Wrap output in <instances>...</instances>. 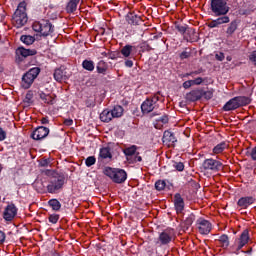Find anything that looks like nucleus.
Returning a JSON list of instances; mask_svg holds the SVG:
<instances>
[{
  "label": "nucleus",
  "instance_id": "nucleus-1",
  "mask_svg": "<svg viewBox=\"0 0 256 256\" xmlns=\"http://www.w3.org/2000/svg\"><path fill=\"white\" fill-rule=\"evenodd\" d=\"M251 241V236L249 235V229L242 231L240 236L235 239L234 245L230 246V252L233 255H239V253H244L245 255H251L253 253V248L250 247L248 250H242L245 245Z\"/></svg>",
  "mask_w": 256,
  "mask_h": 256
},
{
  "label": "nucleus",
  "instance_id": "nucleus-2",
  "mask_svg": "<svg viewBox=\"0 0 256 256\" xmlns=\"http://www.w3.org/2000/svg\"><path fill=\"white\" fill-rule=\"evenodd\" d=\"M28 21L29 17L27 16V2L21 1L12 15V22L17 29H21V27H25V25H27Z\"/></svg>",
  "mask_w": 256,
  "mask_h": 256
},
{
  "label": "nucleus",
  "instance_id": "nucleus-3",
  "mask_svg": "<svg viewBox=\"0 0 256 256\" xmlns=\"http://www.w3.org/2000/svg\"><path fill=\"white\" fill-rule=\"evenodd\" d=\"M65 181H67V178L65 177V173L58 172L55 173L48 182V185L46 187L47 192L51 193L52 195H55L57 193H60L63 189V186L65 185Z\"/></svg>",
  "mask_w": 256,
  "mask_h": 256
},
{
  "label": "nucleus",
  "instance_id": "nucleus-4",
  "mask_svg": "<svg viewBox=\"0 0 256 256\" xmlns=\"http://www.w3.org/2000/svg\"><path fill=\"white\" fill-rule=\"evenodd\" d=\"M32 29L35 33H40L42 37H49L55 33V26L47 19L33 22Z\"/></svg>",
  "mask_w": 256,
  "mask_h": 256
},
{
  "label": "nucleus",
  "instance_id": "nucleus-5",
  "mask_svg": "<svg viewBox=\"0 0 256 256\" xmlns=\"http://www.w3.org/2000/svg\"><path fill=\"white\" fill-rule=\"evenodd\" d=\"M106 177H109L113 183L121 185L127 181V172L121 168L106 167L103 171Z\"/></svg>",
  "mask_w": 256,
  "mask_h": 256
},
{
  "label": "nucleus",
  "instance_id": "nucleus-6",
  "mask_svg": "<svg viewBox=\"0 0 256 256\" xmlns=\"http://www.w3.org/2000/svg\"><path fill=\"white\" fill-rule=\"evenodd\" d=\"M39 73H41V68L39 67L31 68L24 73L21 80L22 89H31V85L35 83L36 78L39 77Z\"/></svg>",
  "mask_w": 256,
  "mask_h": 256
},
{
  "label": "nucleus",
  "instance_id": "nucleus-7",
  "mask_svg": "<svg viewBox=\"0 0 256 256\" xmlns=\"http://www.w3.org/2000/svg\"><path fill=\"white\" fill-rule=\"evenodd\" d=\"M159 93L154 94L151 97H148L145 99L144 102H142L140 109L142 111L143 115H149V113H153L155 109H157V103L161 101V97H159Z\"/></svg>",
  "mask_w": 256,
  "mask_h": 256
},
{
  "label": "nucleus",
  "instance_id": "nucleus-8",
  "mask_svg": "<svg viewBox=\"0 0 256 256\" xmlns=\"http://www.w3.org/2000/svg\"><path fill=\"white\" fill-rule=\"evenodd\" d=\"M210 9L215 17H221V15H227L230 8L227 0H210Z\"/></svg>",
  "mask_w": 256,
  "mask_h": 256
},
{
  "label": "nucleus",
  "instance_id": "nucleus-9",
  "mask_svg": "<svg viewBox=\"0 0 256 256\" xmlns=\"http://www.w3.org/2000/svg\"><path fill=\"white\" fill-rule=\"evenodd\" d=\"M224 165L222 161L213 158H207L203 161L201 169L204 171H211V173H219L223 171Z\"/></svg>",
  "mask_w": 256,
  "mask_h": 256
},
{
  "label": "nucleus",
  "instance_id": "nucleus-10",
  "mask_svg": "<svg viewBox=\"0 0 256 256\" xmlns=\"http://www.w3.org/2000/svg\"><path fill=\"white\" fill-rule=\"evenodd\" d=\"M16 55V63L23 62V59H27V57H35L37 55L36 49H27L23 46H20L15 51Z\"/></svg>",
  "mask_w": 256,
  "mask_h": 256
},
{
  "label": "nucleus",
  "instance_id": "nucleus-11",
  "mask_svg": "<svg viewBox=\"0 0 256 256\" xmlns=\"http://www.w3.org/2000/svg\"><path fill=\"white\" fill-rule=\"evenodd\" d=\"M50 131L51 130H49L48 127L38 126L37 128H35L33 130L30 137L34 141H43V139H47V137L49 136Z\"/></svg>",
  "mask_w": 256,
  "mask_h": 256
},
{
  "label": "nucleus",
  "instance_id": "nucleus-12",
  "mask_svg": "<svg viewBox=\"0 0 256 256\" xmlns=\"http://www.w3.org/2000/svg\"><path fill=\"white\" fill-rule=\"evenodd\" d=\"M196 228L198 229L200 235H209L211 233V230L213 229V225L211 224V222H209V220L199 218L196 221Z\"/></svg>",
  "mask_w": 256,
  "mask_h": 256
},
{
  "label": "nucleus",
  "instance_id": "nucleus-13",
  "mask_svg": "<svg viewBox=\"0 0 256 256\" xmlns=\"http://www.w3.org/2000/svg\"><path fill=\"white\" fill-rule=\"evenodd\" d=\"M255 11H256V0H246L242 5L240 14L248 16V15H253Z\"/></svg>",
  "mask_w": 256,
  "mask_h": 256
},
{
  "label": "nucleus",
  "instance_id": "nucleus-14",
  "mask_svg": "<svg viewBox=\"0 0 256 256\" xmlns=\"http://www.w3.org/2000/svg\"><path fill=\"white\" fill-rule=\"evenodd\" d=\"M17 211L18 209L15 204H8L3 212V219L5 221H13L17 217Z\"/></svg>",
  "mask_w": 256,
  "mask_h": 256
},
{
  "label": "nucleus",
  "instance_id": "nucleus-15",
  "mask_svg": "<svg viewBox=\"0 0 256 256\" xmlns=\"http://www.w3.org/2000/svg\"><path fill=\"white\" fill-rule=\"evenodd\" d=\"M173 203L177 215H180L181 213H183V211H185V200L183 199L180 193H176L174 195Z\"/></svg>",
  "mask_w": 256,
  "mask_h": 256
},
{
  "label": "nucleus",
  "instance_id": "nucleus-16",
  "mask_svg": "<svg viewBox=\"0 0 256 256\" xmlns=\"http://www.w3.org/2000/svg\"><path fill=\"white\" fill-rule=\"evenodd\" d=\"M53 77L55 81H57V83H63V81H67V79H69V77L71 76L69 75V73H67L65 67H60L58 69H55Z\"/></svg>",
  "mask_w": 256,
  "mask_h": 256
},
{
  "label": "nucleus",
  "instance_id": "nucleus-17",
  "mask_svg": "<svg viewBox=\"0 0 256 256\" xmlns=\"http://www.w3.org/2000/svg\"><path fill=\"white\" fill-rule=\"evenodd\" d=\"M125 21L128 23V25L138 26L143 23V19H141V16L137 15L135 12H128L125 16Z\"/></svg>",
  "mask_w": 256,
  "mask_h": 256
},
{
  "label": "nucleus",
  "instance_id": "nucleus-18",
  "mask_svg": "<svg viewBox=\"0 0 256 256\" xmlns=\"http://www.w3.org/2000/svg\"><path fill=\"white\" fill-rule=\"evenodd\" d=\"M161 245H169L173 241V230H165L158 236Z\"/></svg>",
  "mask_w": 256,
  "mask_h": 256
},
{
  "label": "nucleus",
  "instance_id": "nucleus-19",
  "mask_svg": "<svg viewBox=\"0 0 256 256\" xmlns=\"http://www.w3.org/2000/svg\"><path fill=\"white\" fill-rule=\"evenodd\" d=\"M256 198L253 196H244L238 199L237 206L241 207L242 209H249L250 205L255 203Z\"/></svg>",
  "mask_w": 256,
  "mask_h": 256
},
{
  "label": "nucleus",
  "instance_id": "nucleus-20",
  "mask_svg": "<svg viewBox=\"0 0 256 256\" xmlns=\"http://www.w3.org/2000/svg\"><path fill=\"white\" fill-rule=\"evenodd\" d=\"M202 92L201 88L194 89L186 94V101H190V103H195V101H201Z\"/></svg>",
  "mask_w": 256,
  "mask_h": 256
},
{
  "label": "nucleus",
  "instance_id": "nucleus-21",
  "mask_svg": "<svg viewBox=\"0 0 256 256\" xmlns=\"http://www.w3.org/2000/svg\"><path fill=\"white\" fill-rule=\"evenodd\" d=\"M162 141L165 145H168V147H171V145H175L177 143V138L175 137V134L172 133L169 130L164 131Z\"/></svg>",
  "mask_w": 256,
  "mask_h": 256
},
{
  "label": "nucleus",
  "instance_id": "nucleus-22",
  "mask_svg": "<svg viewBox=\"0 0 256 256\" xmlns=\"http://www.w3.org/2000/svg\"><path fill=\"white\" fill-rule=\"evenodd\" d=\"M174 27L175 29L178 30V32L181 34V35H185V33H192V35H195V29L194 28H189V26H187V24H184V25H181L179 24V22H175L174 23Z\"/></svg>",
  "mask_w": 256,
  "mask_h": 256
},
{
  "label": "nucleus",
  "instance_id": "nucleus-23",
  "mask_svg": "<svg viewBox=\"0 0 256 256\" xmlns=\"http://www.w3.org/2000/svg\"><path fill=\"white\" fill-rule=\"evenodd\" d=\"M98 159H103V160L109 159L111 161V159H113V154L111 153V147L107 146V147L100 148Z\"/></svg>",
  "mask_w": 256,
  "mask_h": 256
},
{
  "label": "nucleus",
  "instance_id": "nucleus-24",
  "mask_svg": "<svg viewBox=\"0 0 256 256\" xmlns=\"http://www.w3.org/2000/svg\"><path fill=\"white\" fill-rule=\"evenodd\" d=\"M235 109H239V104L237 102V97L230 99L223 106V111H235Z\"/></svg>",
  "mask_w": 256,
  "mask_h": 256
},
{
  "label": "nucleus",
  "instance_id": "nucleus-25",
  "mask_svg": "<svg viewBox=\"0 0 256 256\" xmlns=\"http://www.w3.org/2000/svg\"><path fill=\"white\" fill-rule=\"evenodd\" d=\"M40 99L47 105H55V95L46 94L45 92H40Z\"/></svg>",
  "mask_w": 256,
  "mask_h": 256
},
{
  "label": "nucleus",
  "instance_id": "nucleus-26",
  "mask_svg": "<svg viewBox=\"0 0 256 256\" xmlns=\"http://www.w3.org/2000/svg\"><path fill=\"white\" fill-rule=\"evenodd\" d=\"M138 147L136 145H132L123 150L124 155L126 156L127 161H131L133 159V155L137 153Z\"/></svg>",
  "mask_w": 256,
  "mask_h": 256
},
{
  "label": "nucleus",
  "instance_id": "nucleus-27",
  "mask_svg": "<svg viewBox=\"0 0 256 256\" xmlns=\"http://www.w3.org/2000/svg\"><path fill=\"white\" fill-rule=\"evenodd\" d=\"M80 2L81 0H69L65 8L66 13H75Z\"/></svg>",
  "mask_w": 256,
  "mask_h": 256
},
{
  "label": "nucleus",
  "instance_id": "nucleus-28",
  "mask_svg": "<svg viewBox=\"0 0 256 256\" xmlns=\"http://www.w3.org/2000/svg\"><path fill=\"white\" fill-rule=\"evenodd\" d=\"M194 221H195V214H190L181 224L183 231H188L189 227L193 225Z\"/></svg>",
  "mask_w": 256,
  "mask_h": 256
},
{
  "label": "nucleus",
  "instance_id": "nucleus-29",
  "mask_svg": "<svg viewBox=\"0 0 256 256\" xmlns=\"http://www.w3.org/2000/svg\"><path fill=\"white\" fill-rule=\"evenodd\" d=\"M100 120L103 123H109L113 120V115L111 114V110L109 109H105L102 111V113L100 114Z\"/></svg>",
  "mask_w": 256,
  "mask_h": 256
},
{
  "label": "nucleus",
  "instance_id": "nucleus-30",
  "mask_svg": "<svg viewBox=\"0 0 256 256\" xmlns=\"http://www.w3.org/2000/svg\"><path fill=\"white\" fill-rule=\"evenodd\" d=\"M109 66L105 63V61H100L97 63L96 70L100 75H107V71Z\"/></svg>",
  "mask_w": 256,
  "mask_h": 256
},
{
  "label": "nucleus",
  "instance_id": "nucleus-31",
  "mask_svg": "<svg viewBox=\"0 0 256 256\" xmlns=\"http://www.w3.org/2000/svg\"><path fill=\"white\" fill-rule=\"evenodd\" d=\"M123 106H114L110 113L112 114L113 119H119V117H123Z\"/></svg>",
  "mask_w": 256,
  "mask_h": 256
},
{
  "label": "nucleus",
  "instance_id": "nucleus-32",
  "mask_svg": "<svg viewBox=\"0 0 256 256\" xmlns=\"http://www.w3.org/2000/svg\"><path fill=\"white\" fill-rule=\"evenodd\" d=\"M237 27H239V23L237 20H233L226 29V35L231 37V35L237 31Z\"/></svg>",
  "mask_w": 256,
  "mask_h": 256
},
{
  "label": "nucleus",
  "instance_id": "nucleus-33",
  "mask_svg": "<svg viewBox=\"0 0 256 256\" xmlns=\"http://www.w3.org/2000/svg\"><path fill=\"white\" fill-rule=\"evenodd\" d=\"M229 147V144H227V142L223 141L219 144H217L214 148H213V153L215 155H219V153H223V151H225V149H227Z\"/></svg>",
  "mask_w": 256,
  "mask_h": 256
},
{
  "label": "nucleus",
  "instance_id": "nucleus-34",
  "mask_svg": "<svg viewBox=\"0 0 256 256\" xmlns=\"http://www.w3.org/2000/svg\"><path fill=\"white\" fill-rule=\"evenodd\" d=\"M133 49H135V46L127 44L122 47L120 53L123 55V57L129 58L131 57V53H133Z\"/></svg>",
  "mask_w": 256,
  "mask_h": 256
},
{
  "label": "nucleus",
  "instance_id": "nucleus-35",
  "mask_svg": "<svg viewBox=\"0 0 256 256\" xmlns=\"http://www.w3.org/2000/svg\"><path fill=\"white\" fill-rule=\"evenodd\" d=\"M238 107H245L251 103V98L247 96H236Z\"/></svg>",
  "mask_w": 256,
  "mask_h": 256
},
{
  "label": "nucleus",
  "instance_id": "nucleus-36",
  "mask_svg": "<svg viewBox=\"0 0 256 256\" xmlns=\"http://www.w3.org/2000/svg\"><path fill=\"white\" fill-rule=\"evenodd\" d=\"M20 41L21 43H23L24 45H33V43H35V36L32 35H22L20 36Z\"/></svg>",
  "mask_w": 256,
  "mask_h": 256
},
{
  "label": "nucleus",
  "instance_id": "nucleus-37",
  "mask_svg": "<svg viewBox=\"0 0 256 256\" xmlns=\"http://www.w3.org/2000/svg\"><path fill=\"white\" fill-rule=\"evenodd\" d=\"M82 67H83V69H85V71L93 72V71H95V62H93V60L85 59L82 62Z\"/></svg>",
  "mask_w": 256,
  "mask_h": 256
},
{
  "label": "nucleus",
  "instance_id": "nucleus-38",
  "mask_svg": "<svg viewBox=\"0 0 256 256\" xmlns=\"http://www.w3.org/2000/svg\"><path fill=\"white\" fill-rule=\"evenodd\" d=\"M48 205L49 207H51V209L53 211H61V202H59V200L53 198V199H50L48 201Z\"/></svg>",
  "mask_w": 256,
  "mask_h": 256
},
{
  "label": "nucleus",
  "instance_id": "nucleus-39",
  "mask_svg": "<svg viewBox=\"0 0 256 256\" xmlns=\"http://www.w3.org/2000/svg\"><path fill=\"white\" fill-rule=\"evenodd\" d=\"M222 249H227L229 247V236L227 234H222L218 239Z\"/></svg>",
  "mask_w": 256,
  "mask_h": 256
},
{
  "label": "nucleus",
  "instance_id": "nucleus-40",
  "mask_svg": "<svg viewBox=\"0 0 256 256\" xmlns=\"http://www.w3.org/2000/svg\"><path fill=\"white\" fill-rule=\"evenodd\" d=\"M216 21H217L218 26H219V25H225V24L229 23L231 21V19L226 14V15H221L220 17H218L216 19Z\"/></svg>",
  "mask_w": 256,
  "mask_h": 256
},
{
  "label": "nucleus",
  "instance_id": "nucleus-41",
  "mask_svg": "<svg viewBox=\"0 0 256 256\" xmlns=\"http://www.w3.org/2000/svg\"><path fill=\"white\" fill-rule=\"evenodd\" d=\"M201 93H202V98L206 99V101L213 99V90L204 91L203 88H201Z\"/></svg>",
  "mask_w": 256,
  "mask_h": 256
},
{
  "label": "nucleus",
  "instance_id": "nucleus-42",
  "mask_svg": "<svg viewBox=\"0 0 256 256\" xmlns=\"http://www.w3.org/2000/svg\"><path fill=\"white\" fill-rule=\"evenodd\" d=\"M139 49H140V52L141 53H145L147 51H151V46L149 45V43L147 42H142L138 45Z\"/></svg>",
  "mask_w": 256,
  "mask_h": 256
},
{
  "label": "nucleus",
  "instance_id": "nucleus-43",
  "mask_svg": "<svg viewBox=\"0 0 256 256\" xmlns=\"http://www.w3.org/2000/svg\"><path fill=\"white\" fill-rule=\"evenodd\" d=\"M166 186H167V183L165 182V180H158L155 183L156 191H163V189H165Z\"/></svg>",
  "mask_w": 256,
  "mask_h": 256
},
{
  "label": "nucleus",
  "instance_id": "nucleus-44",
  "mask_svg": "<svg viewBox=\"0 0 256 256\" xmlns=\"http://www.w3.org/2000/svg\"><path fill=\"white\" fill-rule=\"evenodd\" d=\"M95 163H97V158H95V156H89L85 160L86 167H93Z\"/></svg>",
  "mask_w": 256,
  "mask_h": 256
},
{
  "label": "nucleus",
  "instance_id": "nucleus-45",
  "mask_svg": "<svg viewBox=\"0 0 256 256\" xmlns=\"http://www.w3.org/2000/svg\"><path fill=\"white\" fill-rule=\"evenodd\" d=\"M134 158H130L129 163H141L143 161V157L140 156L139 152L134 154Z\"/></svg>",
  "mask_w": 256,
  "mask_h": 256
},
{
  "label": "nucleus",
  "instance_id": "nucleus-46",
  "mask_svg": "<svg viewBox=\"0 0 256 256\" xmlns=\"http://www.w3.org/2000/svg\"><path fill=\"white\" fill-rule=\"evenodd\" d=\"M49 223H52L53 225L57 224L59 221V214H51L48 217Z\"/></svg>",
  "mask_w": 256,
  "mask_h": 256
},
{
  "label": "nucleus",
  "instance_id": "nucleus-47",
  "mask_svg": "<svg viewBox=\"0 0 256 256\" xmlns=\"http://www.w3.org/2000/svg\"><path fill=\"white\" fill-rule=\"evenodd\" d=\"M173 167L176 169V171L181 172L185 170V164H183V162H174Z\"/></svg>",
  "mask_w": 256,
  "mask_h": 256
},
{
  "label": "nucleus",
  "instance_id": "nucleus-48",
  "mask_svg": "<svg viewBox=\"0 0 256 256\" xmlns=\"http://www.w3.org/2000/svg\"><path fill=\"white\" fill-rule=\"evenodd\" d=\"M51 165V159L45 158L39 161L40 167H49Z\"/></svg>",
  "mask_w": 256,
  "mask_h": 256
},
{
  "label": "nucleus",
  "instance_id": "nucleus-49",
  "mask_svg": "<svg viewBox=\"0 0 256 256\" xmlns=\"http://www.w3.org/2000/svg\"><path fill=\"white\" fill-rule=\"evenodd\" d=\"M247 156L251 157L252 161H256V146L250 152H247Z\"/></svg>",
  "mask_w": 256,
  "mask_h": 256
},
{
  "label": "nucleus",
  "instance_id": "nucleus-50",
  "mask_svg": "<svg viewBox=\"0 0 256 256\" xmlns=\"http://www.w3.org/2000/svg\"><path fill=\"white\" fill-rule=\"evenodd\" d=\"M179 57L181 61L185 59H189V57H191V52L183 51L182 53L179 54Z\"/></svg>",
  "mask_w": 256,
  "mask_h": 256
},
{
  "label": "nucleus",
  "instance_id": "nucleus-51",
  "mask_svg": "<svg viewBox=\"0 0 256 256\" xmlns=\"http://www.w3.org/2000/svg\"><path fill=\"white\" fill-rule=\"evenodd\" d=\"M193 85H194L193 80H187V81L183 82L182 87L184 89H191V87H193Z\"/></svg>",
  "mask_w": 256,
  "mask_h": 256
},
{
  "label": "nucleus",
  "instance_id": "nucleus-52",
  "mask_svg": "<svg viewBox=\"0 0 256 256\" xmlns=\"http://www.w3.org/2000/svg\"><path fill=\"white\" fill-rule=\"evenodd\" d=\"M158 121H159L160 123H162L163 125H167V123H169V116L163 115L162 117H160V118L158 119Z\"/></svg>",
  "mask_w": 256,
  "mask_h": 256
},
{
  "label": "nucleus",
  "instance_id": "nucleus-53",
  "mask_svg": "<svg viewBox=\"0 0 256 256\" xmlns=\"http://www.w3.org/2000/svg\"><path fill=\"white\" fill-rule=\"evenodd\" d=\"M7 239V234L3 232V230H0V245H3Z\"/></svg>",
  "mask_w": 256,
  "mask_h": 256
},
{
  "label": "nucleus",
  "instance_id": "nucleus-54",
  "mask_svg": "<svg viewBox=\"0 0 256 256\" xmlns=\"http://www.w3.org/2000/svg\"><path fill=\"white\" fill-rule=\"evenodd\" d=\"M7 139V132L0 126V141Z\"/></svg>",
  "mask_w": 256,
  "mask_h": 256
},
{
  "label": "nucleus",
  "instance_id": "nucleus-55",
  "mask_svg": "<svg viewBox=\"0 0 256 256\" xmlns=\"http://www.w3.org/2000/svg\"><path fill=\"white\" fill-rule=\"evenodd\" d=\"M216 61H225V54L223 52H219L215 54Z\"/></svg>",
  "mask_w": 256,
  "mask_h": 256
},
{
  "label": "nucleus",
  "instance_id": "nucleus-56",
  "mask_svg": "<svg viewBox=\"0 0 256 256\" xmlns=\"http://www.w3.org/2000/svg\"><path fill=\"white\" fill-rule=\"evenodd\" d=\"M203 81H205V79L201 78V77H197L194 80H192L193 85H201L203 84Z\"/></svg>",
  "mask_w": 256,
  "mask_h": 256
},
{
  "label": "nucleus",
  "instance_id": "nucleus-57",
  "mask_svg": "<svg viewBox=\"0 0 256 256\" xmlns=\"http://www.w3.org/2000/svg\"><path fill=\"white\" fill-rule=\"evenodd\" d=\"M32 99H33V94L32 93H27L25 98H24V103L30 104Z\"/></svg>",
  "mask_w": 256,
  "mask_h": 256
},
{
  "label": "nucleus",
  "instance_id": "nucleus-58",
  "mask_svg": "<svg viewBox=\"0 0 256 256\" xmlns=\"http://www.w3.org/2000/svg\"><path fill=\"white\" fill-rule=\"evenodd\" d=\"M208 27H209L210 29H215L216 27H219V23L217 22V19L212 20V21L208 24Z\"/></svg>",
  "mask_w": 256,
  "mask_h": 256
},
{
  "label": "nucleus",
  "instance_id": "nucleus-59",
  "mask_svg": "<svg viewBox=\"0 0 256 256\" xmlns=\"http://www.w3.org/2000/svg\"><path fill=\"white\" fill-rule=\"evenodd\" d=\"M249 59H250V61H252V63H254V65H256V50L252 51Z\"/></svg>",
  "mask_w": 256,
  "mask_h": 256
},
{
  "label": "nucleus",
  "instance_id": "nucleus-60",
  "mask_svg": "<svg viewBox=\"0 0 256 256\" xmlns=\"http://www.w3.org/2000/svg\"><path fill=\"white\" fill-rule=\"evenodd\" d=\"M42 173H44V175H47L48 177H51V175L53 177V175H55V171L49 169L42 171Z\"/></svg>",
  "mask_w": 256,
  "mask_h": 256
},
{
  "label": "nucleus",
  "instance_id": "nucleus-61",
  "mask_svg": "<svg viewBox=\"0 0 256 256\" xmlns=\"http://www.w3.org/2000/svg\"><path fill=\"white\" fill-rule=\"evenodd\" d=\"M117 57H119V52H111L109 54V59L115 60Z\"/></svg>",
  "mask_w": 256,
  "mask_h": 256
},
{
  "label": "nucleus",
  "instance_id": "nucleus-62",
  "mask_svg": "<svg viewBox=\"0 0 256 256\" xmlns=\"http://www.w3.org/2000/svg\"><path fill=\"white\" fill-rule=\"evenodd\" d=\"M64 125H66L67 127H71V125H73V119L64 120Z\"/></svg>",
  "mask_w": 256,
  "mask_h": 256
},
{
  "label": "nucleus",
  "instance_id": "nucleus-63",
  "mask_svg": "<svg viewBox=\"0 0 256 256\" xmlns=\"http://www.w3.org/2000/svg\"><path fill=\"white\" fill-rule=\"evenodd\" d=\"M201 73H203V68L192 71V76L195 77V75H201Z\"/></svg>",
  "mask_w": 256,
  "mask_h": 256
},
{
  "label": "nucleus",
  "instance_id": "nucleus-64",
  "mask_svg": "<svg viewBox=\"0 0 256 256\" xmlns=\"http://www.w3.org/2000/svg\"><path fill=\"white\" fill-rule=\"evenodd\" d=\"M125 67H129V68L133 67V60H126Z\"/></svg>",
  "mask_w": 256,
  "mask_h": 256
}]
</instances>
